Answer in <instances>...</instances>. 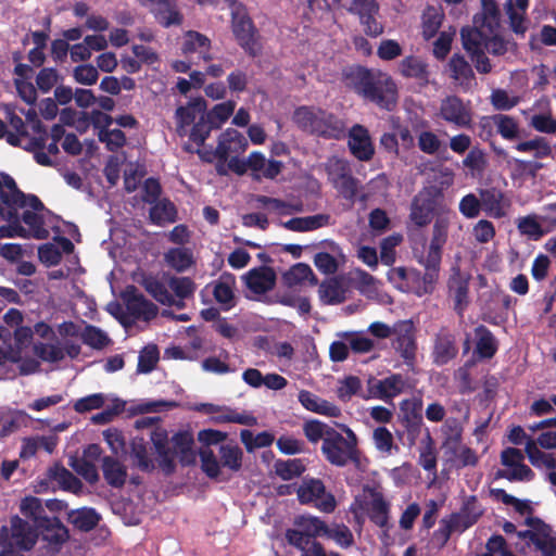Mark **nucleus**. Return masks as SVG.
<instances>
[{"mask_svg":"<svg viewBox=\"0 0 556 556\" xmlns=\"http://www.w3.org/2000/svg\"><path fill=\"white\" fill-rule=\"evenodd\" d=\"M343 81L348 88L379 109L392 111L396 106L397 87L386 73L374 72L361 65L351 66L343 72Z\"/></svg>","mask_w":556,"mask_h":556,"instance_id":"f257e3e1","label":"nucleus"},{"mask_svg":"<svg viewBox=\"0 0 556 556\" xmlns=\"http://www.w3.org/2000/svg\"><path fill=\"white\" fill-rule=\"evenodd\" d=\"M293 122L303 131L339 140L345 132V123L336 114L316 106L302 105L294 110Z\"/></svg>","mask_w":556,"mask_h":556,"instance_id":"f03ea898","label":"nucleus"},{"mask_svg":"<svg viewBox=\"0 0 556 556\" xmlns=\"http://www.w3.org/2000/svg\"><path fill=\"white\" fill-rule=\"evenodd\" d=\"M346 437H343L336 429L325 438L321 444V453L325 459L332 466L345 467L349 464H359V451L357 448L356 434L343 426Z\"/></svg>","mask_w":556,"mask_h":556,"instance_id":"7ed1b4c3","label":"nucleus"},{"mask_svg":"<svg viewBox=\"0 0 556 556\" xmlns=\"http://www.w3.org/2000/svg\"><path fill=\"white\" fill-rule=\"evenodd\" d=\"M219 460L210 447L201 448L199 456L201 469L211 479H217L220 475V466L237 472L242 467L243 452L237 444H222L219 446Z\"/></svg>","mask_w":556,"mask_h":556,"instance_id":"20e7f679","label":"nucleus"},{"mask_svg":"<svg viewBox=\"0 0 556 556\" xmlns=\"http://www.w3.org/2000/svg\"><path fill=\"white\" fill-rule=\"evenodd\" d=\"M443 193L437 187L420 190L413 199L409 217L418 227L427 226L434 215L443 214Z\"/></svg>","mask_w":556,"mask_h":556,"instance_id":"39448f33","label":"nucleus"},{"mask_svg":"<svg viewBox=\"0 0 556 556\" xmlns=\"http://www.w3.org/2000/svg\"><path fill=\"white\" fill-rule=\"evenodd\" d=\"M231 30L238 45L250 58L262 54V37L248 11L231 15Z\"/></svg>","mask_w":556,"mask_h":556,"instance_id":"423d86ee","label":"nucleus"},{"mask_svg":"<svg viewBox=\"0 0 556 556\" xmlns=\"http://www.w3.org/2000/svg\"><path fill=\"white\" fill-rule=\"evenodd\" d=\"M525 523L529 529L519 531L517 536L534 545L542 556H556V536L552 527L534 516L527 517Z\"/></svg>","mask_w":556,"mask_h":556,"instance_id":"0eeeda50","label":"nucleus"},{"mask_svg":"<svg viewBox=\"0 0 556 556\" xmlns=\"http://www.w3.org/2000/svg\"><path fill=\"white\" fill-rule=\"evenodd\" d=\"M298 500L301 504H313L323 513L330 514L337 507V501L331 492L326 490L323 480L304 477L296 489Z\"/></svg>","mask_w":556,"mask_h":556,"instance_id":"6e6552de","label":"nucleus"},{"mask_svg":"<svg viewBox=\"0 0 556 556\" xmlns=\"http://www.w3.org/2000/svg\"><path fill=\"white\" fill-rule=\"evenodd\" d=\"M328 175L332 186L339 194L352 204L355 203L359 189L362 188L361 181L353 176L349 163L344 160L337 159L328 166Z\"/></svg>","mask_w":556,"mask_h":556,"instance_id":"1a4fd4ad","label":"nucleus"},{"mask_svg":"<svg viewBox=\"0 0 556 556\" xmlns=\"http://www.w3.org/2000/svg\"><path fill=\"white\" fill-rule=\"evenodd\" d=\"M442 249L429 245L427 254L419 257L418 263L424 266L425 273H420V283L414 292L418 296L431 294L440 277Z\"/></svg>","mask_w":556,"mask_h":556,"instance_id":"9d476101","label":"nucleus"},{"mask_svg":"<svg viewBox=\"0 0 556 556\" xmlns=\"http://www.w3.org/2000/svg\"><path fill=\"white\" fill-rule=\"evenodd\" d=\"M393 349L404 359L406 365H413L416 361L417 343L416 329L412 320H399L393 325Z\"/></svg>","mask_w":556,"mask_h":556,"instance_id":"9b49d317","label":"nucleus"},{"mask_svg":"<svg viewBox=\"0 0 556 556\" xmlns=\"http://www.w3.org/2000/svg\"><path fill=\"white\" fill-rule=\"evenodd\" d=\"M0 199L1 206H21V207H31L35 210H40L42 207L41 200L35 194H26L21 191L15 182V180L5 173L0 174Z\"/></svg>","mask_w":556,"mask_h":556,"instance_id":"f8f14e48","label":"nucleus"},{"mask_svg":"<svg viewBox=\"0 0 556 556\" xmlns=\"http://www.w3.org/2000/svg\"><path fill=\"white\" fill-rule=\"evenodd\" d=\"M438 116L457 128H468L472 122L469 103L466 104L458 96H447L442 99Z\"/></svg>","mask_w":556,"mask_h":556,"instance_id":"ddd939ff","label":"nucleus"},{"mask_svg":"<svg viewBox=\"0 0 556 556\" xmlns=\"http://www.w3.org/2000/svg\"><path fill=\"white\" fill-rule=\"evenodd\" d=\"M342 7L359 17L367 36L377 37L383 33L382 24L376 18L379 13V4L376 0H350L349 4H342Z\"/></svg>","mask_w":556,"mask_h":556,"instance_id":"4468645a","label":"nucleus"},{"mask_svg":"<svg viewBox=\"0 0 556 556\" xmlns=\"http://www.w3.org/2000/svg\"><path fill=\"white\" fill-rule=\"evenodd\" d=\"M431 351L432 363L437 366H445L458 355L456 336L446 326H442L433 336Z\"/></svg>","mask_w":556,"mask_h":556,"instance_id":"2eb2a0df","label":"nucleus"},{"mask_svg":"<svg viewBox=\"0 0 556 556\" xmlns=\"http://www.w3.org/2000/svg\"><path fill=\"white\" fill-rule=\"evenodd\" d=\"M348 147L351 154L361 162H369L375 155V146L368 129L355 124L349 130Z\"/></svg>","mask_w":556,"mask_h":556,"instance_id":"dca6fc26","label":"nucleus"},{"mask_svg":"<svg viewBox=\"0 0 556 556\" xmlns=\"http://www.w3.org/2000/svg\"><path fill=\"white\" fill-rule=\"evenodd\" d=\"M206 101L202 97L191 99L186 105L176 109V132L179 137H186L189 129L197 123L198 118L204 114Z\"/></svg>","mask_w":556,"mask_h":556,"instance_id":"f3484780","label":"nucleus"},{"mask_svg":"<svg viewBox=\"0 0 556 556\" xmlns=\"http://www.w3.org/2000/svg\"><path fill=\"white\" fill-rule=\"evenodd\" d=\"M125 302L127 311L135 318H142L149 321L157 315V306L147 300L134 286L128 287L125 291Z\"/></svg>","mask_w":556,"mask_h":556,"instance_id":"a211bd4d","label":"nucleus"},{"mask_svg":"<svg viewBox=\"0 0 556 556\" xmlns=\"http://www.w3.org/2000/svg\"><path fill=\"white\" fill-rule=\"evenodd\" d=\"M450 294L454 299V309L463 315L469 303V277L465 276L459 268H453L447 281Z\"/></svg>","mask_w":556,"mask_h":556,"instance_id":"6ab92c4d","label":"nucleus"},{"mask_svg":"<svg viewBox=\"0 0 556 556\" xmlns=\"http://www.w3.org/2000/svg\"><path fill=\"white\" fill-rule=\"evenodd\" d=\"M9 529L10 541L23 551H30L37 541V534L31 526L17 515L11 517Z\"/></svg>","mask_w":556,"mask_h":556,"instance_id":"aec40b11","label":"nucleus"},{"mask_svg":"<svg viewBox=\"0 0 556 556\" xmlns=\"http://www.w3.org/2000/svg\"><path fill=\"white\" fill-rule=\"evenodd\" d=\"M247 148V138L238 130L228 128L218 138L216 147L217 160L227 161L231 153H242Z\"/></svg>","mask_w":556,"mask_h":556,"instance_id":"412c9836","label":"nucleus"},{"mask_svg":"<svg viewBox=\"0 0 556 556\" xmlns=\"http://www.w3.org/2000/svg\"><path fill=\"white\" fill-rule=\"evenodd\" d=\"M276 279V273L267 266L253 268L244 276L245 286L255 294H264L273 290Z\"/></svg>","mask_w":556,"mask_h":556,"instance_id":"4be33fe9","label":"nucleus"},{"mask_svg":"<svg viewBox=\"0 0 556 556\" xmlns=\"http://www.w3.org/2000/svg\"><path fill=\"white\" fill-rule=\"evenodd\" d=\"M482 211L490 217L502 218L506 215V207L509 203L505 194L497 188L480 189L479 191Z\"/></svg>","mask_w":556,"mask_h":556,"instance_id":"5701e85b","label":"nucleus"},{"mask_svg":"<svg viewBox=\"0 0 556 556\" xmlns=\"http://www.w3.org/2000/svg\"><path fill=\"white\" fill-rule=\"evenodd\" d=\"M235 285V275L227 271H224L219 278L213 282L214 299L222 305L223 311H229L236 306Z\"/></svg>","mask_w":556,"mask_h":556,"instance_id":"b1692460","label":"nucleus"},{"mask_svg":"<svg viewBox=\"0 0 556 556\" xmlns=\"http://www.w3.org/2000/svg\"><path fill=\"white\" fill-rule=\"evenodd\" d=\"M401 410L404 415L403 421L406 431L409 435L417 437L424 425L422 400L420 397L404 400L401 403Z\"/></svg>","mask_w":556,"mask_h":556,"instance_id":"393cba45","label":"nucleus"},{"mask_svg":"<svg viewBox=\"0 0 556 556\" xmlns=\"http://www.w3.org/2000/svg\"><path fill=\"white\" fill-rule=\"evenodd\" d=\"M298 400L302 406L309 412L333 418L341 416V408L339 406L319 397L311 391L301 390Z\"/></svg>","mask_w":556,"mask_h":556,"instance_id":"a878e982","label":"nucleus"},{"mask_svg":"<svg viewBox=\"0 0 556 556\" xmlns=\"http://www.w3.org/2000/svg\"><path fill=\"white\" fill-rule=\"evenodd\" d=\"M20 208L22 207L15 205L9 207H2L0 205V216L4 220L9 222L8 226L0 227V238H29L28 230L21 225V218L18 213Z\"/></svg>","mask_w":556,"mask_h":556,"instance_id":"bb28decb","label":"nucleus"},{"mask_svg":"<svg viewBox=\"0 0 556 556\" xmlns=\"http://www.w3.org/2000/svg\"><path fill=\"white\" fill-rule=\"evenodd\" d=\"M24 212L20 215L21 220H23L29 227V237H33L38 240H45L49 237V230L45 228L43 216L40 214L41 212H47L50 214L51 212L46 208L42 203V207L39 210L31 208L29 206L24 207Z\"/></svg>","mask_w":556,"mask_h":556,"instance_id":"cd10ccee","label":"nucleus"},{"mask_svg":"<svg viewBox=\"0 0 556 556\" xmlns=\"http://www.w3.org/2000/svg\"><path fill=\"white\" fill-rule=\"evenodd\" d=\"M202 406L205 408L206 413L220 412L219 415L214 417V420L217 424L233 422L250 427L255 426L257 424L256 417L253 416L252 414L238 413L237 410L228 407L220 408L219 406H216L214 404H203Z\"/></svg>","mask_w":556,"mask_h":556,"instance_id":"c85d7f7f","label":"nucleus"},{"mask_svg":"<svg viewBox=\"0 0 556 556\" xmlns=\"http://www.w3.org/2000/svg\"><path fill=\"white\" fill-rule=\"evenodd\" d=\"M102 472L110 486L121 489L125 485L127 468L118 459L112 456H104L102 458Z\"/></svg>","mask_w":556,"mask_h":556,"instance_id":"c756f323","label":"nucleus"},{"mask_svg":"<svg viewBox=\"0 0 556 556\" xmlns=\"http://www.w3.org/2000/svg\"><path fill=\"white\" fill-rule=\"evenodd\" d=\"M38 529L41 531L42 539L51 545H62L70 538L68 529L58 517L42 519Z\"/></svg>","mask_w":556,"mask_h":556,"instance_id":"7c9ffc66","label":"nucleus"},{"mask_svg":"<svg viewBox=\"0 0 556 556\" xmlns=\"http://www.w3.org/2000/svg\"><path fill=\"white\" fill-rule=\"evenodd\" d=\"M367 510L368 518L372 523L382 529L389 528L390 504L386 501L382 493L376 491L371 493Z\"/></svg>","mask_w":556,"mask_h":556,"instance_id":"2f4dec72","label":"nucleus"},{"mask_svg":"<svg viewBox=\"0 0 556 556\" xmlns=\"http://www.w3.org/2000/svg\"><path fill=\"white\" fill-rule=\"evenodd\" d=\"M399 71L402 76L417 79L422 86L429 83L428 65L417 56L404 58L399 64Z\"/></svg>","mask_w":556,"mask_h":556,"instance_id":"473e14b6","label":"nucleus"},{"mask_svg":"<svg viewBox=\"0 0 556 556\" xmlns=\"http://www.w3.org/2000/svg\"><path fill=\"white\" fill-rule=\"evenodd\" d=\"M141 285L144 290L159 303L168 306L176 305L179 308L184 306L182 303H175L174 296L167 290L166 285L163 283L157 277L152 275L144 276Z\"/></svg>","mask_w":556,"mask_h":556,"instance_id":"72a5a7b5","label":"nucleus"},{"mask_svg":"<svg viewBox=\"0 0 556 556\" xmlns=\"http://www.w3.org/2000/svg\"><path fill=\"white\" fill-rule=\"evenodd\" d=\"M329 220L330 216L328 214H317L305 217H293L287 222H282L281 226L291 231L304 232L327 226Z\"/></svg>","mask_w":556,"mask_h":556,"instance_id":"f704fd0d","label":"nucleus"},{"mask_svg":"<svg viewBox=\"0 0 556 556\" xmlns=\"http://www.w3.org/2000/svg\"><path fill=\"white\" fill-rule=\"evenodd\" d=\"M447 66L451 78L457 81L462 87H469L471 85L475 79V73L471 65L463 55L458 53L453 54Z\"/></svg>","mask_w":556,"mask_h":556,"instance_id":"c9c22d12","label":"nucleus"},{"mask_svg":"<svg viewBox=\"0 0 556 556\" xmlns=\"http://www.w3.org/2000/svg\"><path fill=\"white\" fill-rule=\"evenodd\" d=\"M155 20L164 27L180 25L182 15L172 0H157L152 10Z\"/></svg>","mask_w":556,"mask_h":556,"instance_id":"e433bc0d","label":"nucleus"},{"mask_svg":"<svg viewBox=\"0 0 556 556\" xmlns=\"http://www.w3.org/2000/svg\"><path fill=\"white\" fill-rule=\"evenodd\" d=\"M525 452L530 464L536 469H546L551 470V472L555 471L556 458L553 454L543 452L539 446H536V442L533 439H528Z\"/></svg>","mask_w":556,"mask_h":556,"instance_id":"4c0bfd02","label":"nucleus"},{"mask_svg":"<svg viewBox=\"0 0 556 556\" xmlns=\"http://www.w3.org/2000/svg\"><path fill=\"white\" fill-rule=\"evenodd\" d=\"M101 517L94 508L83 507L74 509L68 514V521L79 531L89 532L93 530Z\"/></svg>","mask_w":556,"mask_h":556,"instance_id":"58836bf2","label":"nucleus"},{"mask_svg":"<svg viewBox=\"0 0 556 556\" xmlns=\"http://www.w3.org/2000/svg\"><path fill=\"white\" fill-rule=\"evenodd\" d=\"M478 337L475 353L481 359H490L497 352V343L493 333L483 325L478 326L476 329Z\"/></svg>","mask_w":556,"mask_h":556,"instance_id":"ea45409f","label":"nucleus"},{"mask_svg":"<svg viewBox=\"0 0 556 556\" xmlns=\"http://www.w3.org/2000/svg\"><path fill=\"white\" fill-rule=\"evenodd\" d=\"M177 210L168 199L159 200L150 208V219L157 226L175 223Z\"/></svg>","mask_w":556,"mask_h":556,"instance_id":"a19ab883","label":"nucleus"},{"mask_svg":"<svg viewBox=\"0 0 556 556\" xmlns=\"http://www.w3.org/2000/svg\"><path fill=\"white\" fill-rule=\"evenodd\" d=\"M174 451L179 455L182 465H190L194 462V453L192 451L193 437L187 431H179L172 437Z\"/></svg>","mask_w":556,"mask_h":556,"instance_id":"79ce46f5","label":"nucleus"},{"mask_svg":"<svg viewBox=\"0 0 556 556\" xmlns=\"http://www.w3.org/2000/svg\"><path fill=\"white\" fill-rule=\"evenodd\" d=\"M481 16L478 14L475 15L473 22L476 25H480L492 33L500 25V9L495 0H481Z\"/></svg>","mask_w":556,"mask_h":556,"instance_id":"37998d69","label":"nucleus"},{"mask_svg":"<svg viewBox=\"0 0 556 556\" xmlns=\"http://www.w3.org/2000/svg\"><path fill=\"white\" fill-rule=\"evenodd\" d=\"M48 476L50 479L58 481L64 491L78 493L83 488L81 481L64 466L54 465L49 468Z\"/></svg>","mask_w":556,"mask_h":556,"instance_id":"c03bdc74","label":"nucleus"},{"mask_svg":"<svg viewBox=\"0 0 556 556\" xmlns=\"http://www.w3.org/2000/svg\"><path fill=\"white\" fill-rule=\"evenodd\" d=\"M319 298L324 304L333 305L345 301V290L337 278L324 281L319 286Z\"/></svg>","mask_w":556,"mask_h":556,"instance_id":"a18cd8bd","label":"nucleus"},{"mask_svg":"<svg viewBox=\"0 0 556 556\" xmlns=\"http://www.w3.org/2000/svg\"><path fill=\"white\" fill-rule=\"evenodd\" d=\"M211 46V40L203 34L190 30L186 34L185 41L181 47L184 54L200 52L204 53L205 61L211 60V55L206 54Z\"/></svg>","mask_w":556,"mask_h":556,"instance_id":"49530a36","label":"nucleus"},{"mask_svg":"<svg viewBox=\"0 0 556 556\" xmlns=\"http://www.w3.org/2000/svg\"><path fill=\"white\" fill-rule=\"evenodd\" d=\"M283 280L290 287L301 285L304 281H309L312 286H315L318 282V279L312 268L305 263H298L293 265L283 274Z\"/></svg>","mask_w":556,"mask_h":556,"instance_id":"de8ad7c7","label":"nucleus"},{"mask_svg":"<svg viewBox=\"0 0 556 556\" xmlns=\"http://www.w3.org/2000/svg\"><path fill=\"white\" fill-rule=\"evenodd\" d=\"M405 387V380L400 374H393L377 382V396L379 399H393L401 394Z\"/></svg>","mask_w":556,"mask_h":556,"instance_id":"09e8293b","label":"nucleus"},{"mask_svg":"<svg viewBox=\"0 0 556 556\" xmlns=\"http://www.w3.org/2000/svg\"><path fill=\"white\" fill-rule=\"evenodd\" d=\"M130 455L136 460V466L143 472H152L155 469L154 462L149 457L146 441L136 437L130 444Z\"/></svg>","mask_w":556,"mask_h":556,"instance_id":"8fccbe9b","label":"nucleus"},{"mask_svg":"<svg viewBox=\"0 0 556 556\" xmlns=\"http://www.w3.org/2000/svg\"><path fill=\"white\" fill-rule=\"evenodd\" d=\"M274 468L276 475L286 481L301 477L306 470L304 462L300 458H292L287 460L278 459L276 460Z\"/></svg>","mask_w":556,"mask_h":556,"instance_id":"3c124183","label":"nucleus"},{"mask_svg":"<svg viewBox=\"0 0 556 556\" xmlns=\"http://www.w3.org/2000/svg\"><path fill=\"white\" fill-rule=\"evenodd\" d=\"M240 439L245 450L251 453L256 448L270 446L275 441V435L268 431H262L254 435L251 430L242 429L240 431Z\"/></svg>","mask_w":556,"mask_h":556,"instance_id":"603ef678","label":"nucleus"},{"mask_svg":"<svg viewBox=\"0 0 556 556\" xmlns=\"http://www.w3.org/2000/svg\"><path fill=\"white\" fill-rule=\"evenodd\" d=\"M388 279L401 290H409V282L420 283V271L417 269H406L405 267L391 268L388 273Z\"/></svg>","mask_w":556,"mask_h":556,"instance_id":"864d4df0","label":"nucleus"},{"mask_svg":"<svg viewBox=\"0 0 556 556\" xmlns=\"http://www.w3.org/2000/svg\"><path fill=\"white\" fill-rule=\"evenodd\" d=\"M164 258L168 266L174 268L178 273L187 270L193 264V256L190 250L185 248H172L169 249Z\"/></svg>","mask_w":556,"mask_h":556,"instance_id":"5fc2aeb1","label":"nucleus"},{"mask_svg":"<svg viewBox=\"0 0 556 556\" xmlns=\"http://www.w3.org/2000/svg\"><path fill=\"white\" fill-rule=\"evenodd\" d=\"M418 464L426 471L431 472L433 475L437 473V448L429 431L427 432L426 439L422 440V446L420 448Z\"/></svg>","mask_w":556,"mask_h":556,"instance_id":"6e6d98bb","label":"nucleus"},{"mask_svg":"<svg viewBox=\"0 0 556 556\" xmlns=\"http://www.w3.org/2000/svg\"><path fill=\"white\" fill-rule=\"evenodd\" d=\"M20 510L26 518H30L36 528L38 529L42 523V519H47L49 516L46 515L41 504V500L35 496H26L22 500Z\"/></svg>","mask_w":556,"mask_h":556,"instance_id":"4d7b16f0","label":"nucleus"},{"mask_svg":"<svg viewBox=\"0 0 556 556\" xmlns=\"http://www.w3.org/2000/svg\"><path fill=\"white\" fill-rule=\"evenodd\" d=\"M217 129L204 114L200 116L194 125L189 129V140L197 144V147L204 146L205 140L208 138L212 130Z\"/></svg>","mask_w":556,"mask_h":556,"instance_id":"13d9d810","label":"nucleus"},{"mask_svg":"<svg viewBox=\"0 0 556 556\" xmlns=\"http://www.w3.org/2000/svg\"><path fill=\"white\" fill-rule=\"evenodd\" d=\"M496 478H503L510 482L523 481L530 482L535 478L534 471L526 464L518 463L509 469H500L496 472Z\"/></svg>","mask_w":556,"mask_h":556,"instance_id":"bf43d9fd","label":"nucleus"},{"mask_svg":"<svg viewBox=\"0 0 556 556\" xmlns=\"http://www.w3.org/2000/svg\"><path fill=\"white\" fill-rule=\"evenodd\" d=\"M333 430L334 428L318 419H311L303 425L304 435L313 444L320 440L325 442V438H328Z\"/></svg>","mask_w":556,"mask_h":556,"instance_id":"052dcab7","label":"nucleus"},{"mask_svg":"<svg viewBox=\"0 0 556 556\" xmlns=\"http://www.w3.org/2000/svg\"><path fill=\"white\" fill-rule=\"evenodd\" d=\"M160 359V351L156 344L146 345L139 353L137 371L140 374L151 372Z\"/></svg>","mask_w":556,"mask_h":556,"instance_id":"680f3d73","label":"nucleus"},{"mask_svg":"<svg viewBox=\"0 0 556 556\" xmlns=\"http://www.w3.org/2000/svg\"><path fill=\"white\" fill-rule=\"evenodd\" d=\"M519 152H534L535 159L548 157L552 154V148L544 137H535L534 139L519 142L515 146Z\"/></svg>","mask_w":556,"mask_h":556,"instance_id":"e2e57ef3","label":"nucleus"},{"mask_svg":"<svg viewBox=\"0 0 556 556\" xmlns=\"http://www.w3.org/2000/svg\"><path fill=\"white\" fill-rule=\"evenodd\" d=\"M80 337L86 345L96 350H102L111 341L103 330L92 325H87Z\"/></svg>","mask_w":556,"mask_h":556,"instance_id":"0e129e2a","label":"nucleus"},{"mask_svg":"<svg viewBox=\"0 0 556 556\" xmlns=\"http://www.w3.org/2000/svg\"><path fill=\"white\" fill-rule=\"evenodd\" d=\"M295 525L312 539L325 535L327 531V525L318 517L300 516L296 518Z\"/></svg>","mask_w":556,"mask_h":556,"instance_id":"69168bd1","label":"nucleus"},{"mask_svg":"<svg viewBox=\"0 0 556 556\" xmlns=\"http://www.w3.org/2000/svg\"><path fill=\"white\" fill-rule=\"evenodd\" d=\"M372 440L376 448L381 453L391 455L393 451H399V446L394 444L391 431L386 427L376 428L372 433Z\"/></svg>","mask_w":556,"mask_h":556,"instance_id":"338daca9","label":"nucleus"},{"mask_svg":"<svg viewBox=\"0 0 556 556\" xmlns=\"http://www.w3.org/2000/svg\"><path fill=\"white\" fill-rule=\"evenodd\" d=\"M167 286L180 300L191 298L197 288L194 281L190 277L176 276L169 277Z\"/></svg>","mask_w":556,"mask_h":556,"instance_id":"774afa93","label":"nucleus"}]
</instances>
